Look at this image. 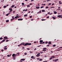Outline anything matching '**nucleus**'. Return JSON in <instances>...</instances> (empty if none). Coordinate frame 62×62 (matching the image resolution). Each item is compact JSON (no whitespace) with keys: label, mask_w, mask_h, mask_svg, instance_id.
<instances>
[{"label":"nucleus","mask_w":62,"mask_h":62,"mask_svg":"<svg viewBox=\"0 0 62 62\" xmlns=\"http://www.w3.org/2000/svg\"><path fill=\"white\" fill-rule=\"evenodd\" d=\"M57 17H59L60 18H61V16L60 15H58L57 16Z\"/></svg>","instance_id":"nucleus-7"},{"label":"nucleus","mask_w":62,"mask_h":62,"mask_svg":"<svg viewBox=\"0 0 62 62\" xmlns=\"http://www.w3.org/2000/svg\"><path fill=\"white\" fill-rule=\"evenodd\" d=\"M8 41H9V40H6V42H8Z\"/></svg>","instance_id":"nucleus-53"},{"label":"nucleus","mask_w":62,"mask_h":62,"mask_svg":"<svg viewBox=\"0 0 62 62\" xmlns=\"http://www.w3.org/2000/svg\"><path fill=\"white\" fill-rule=\"evenodd\" d=\"M47 14H50V12H48L47 13Z\"/></svg>","instance_id":"nucleus-45"},{"label":"nucleus","mask_w":62,"mask_h":62,"mask_svg":"<svg viewBox=\"0 0 62 62\" xmlns=\"http://www.w3.org/2000/svg\"><path fill=\"white\" fill-rule=\"evenodd\" d=\"M22 45H25V43H24L22 44Z\"/></svg>","instance_id":"nucleus-49"},{"label":"nucleus","mask_w":62,"mask_h":62,"mask_svg":"<svg viewBox=\"0 0 62 62\" xmlns=\"http://www.w3.org/2000/svg\"><path fill=\"white\" fill-rule=\"evenodd\" d=\"M51 8H54V7H51Z\"/></svg>","instance_id":"nucleus-35"},{"label":"nucleus","mask_w":62,"mask_h":62,"mask_svg":"<svg viewBox=\"0 0 62 62\" xmlns=\"http://www.w3.org/2000/svg\"><path fill=\"white\" fill-rule=\"evenodd\" d=\"M41 10H40L39 11V12H40V13H41Z\"/></svg>","instance_id":"nucleus-55"},{"label":"nucleus","mask_w":62,"mask_h":62,"mask_svg":"<svg viewBox=\"0 0 62 62\" xmlns=\"http://www.w3.org/2000/svg\"><path fill=\"white\" fill-rule=\"evenodd\" d=\"M30 54H31V53H32V51H30Z\"/></svg>","instance_id":"nucleus-56"},{"label":"nucleus","mask_w":62,"mask_h":62,"mask_svg":"<svg viewBox=\"0 0 62 62\" xmlns=\"http://www.w3.org/2000/svg\"><path fill=\"white\" fill-rule=\"evenodd\" d=\"M42 60L41 59H39V61H42Z\"/></svg>","instance_id":"nucleus-38"},{"label":"nucleus","mask_w":62,"mask_h":62,"mask_svg":"<svg viewBox=\"0 0 62 62\" xmlns=\"http://www.w3.org/2000/svg\"><path fill=\"white\" fill-rule=\"evenodd\" d=\"M36 8H37V9H39V8H40L39 7H36Z\"/></svg>","instance_id":"nucleus-15"},{"label":"nucleus","mask_w":62,"mask_h":62,"mask_svg":"<svg viewBox=\"0 0 62 62\" xmlns=\"http://www.w3.org/2000/svg\"><path fill=\"white\" fill-rule=\"evenodd\" d=\"M43 52H40V53H41V54H43Z\"/></svg>","instance_id":"nucleus-43"},{"label":"nucleus","mask_w":62,"mask_h":62,"mask_svg":"<svg viewBox=\"0 0 62 62\" xmlns=\"http://www.w3.org/2000/svg\"><path fill=\"white\" fill-rule=\"evenodd\" d=\"M51 0H47L46 1V2H48V1H51Z\"/></svg>","instance_id":"nucleus-42"},{"label":"nucleus","mask_w":62,"mask_h":62,"mask_svg":"<svg viewBox=\"0 0 62 62\" xmlns=\"http://www.w3.org/2000/svg\"><path fill=\"white\" fill-rule=\"evenodd\" d=\"M7 56L8 57H9V56H10V55H8Z\"/></svg>","instance_id":"nucleus-41"},{"label":"nucleus","mask_w":62,"mask_h":62,"mask_svg":"<svg viewBox=\"0 0 62 62\" xmlns=\"http://www.w3.org/2000/svg\"><path fill=\"white\" fill-rule=\"evenodd\" d=\"M39 41L40 42H42L43 41L42 40H40Z\"/></svg>","instance_id":"nucleus-20"},{"label":"nucleus","mask_w":62,"mask_h":62,"mask_svg":"<svg viewBox=\"0 0 62 62\" xmlns=\"http://www.w3.org/2000/svg\"><path fill=\"white\" fill-rule=\"evenodd\" d=\"M41 5L42 6H45V4H42Z\"/></svg>","instance_id":"nucleus-26"},{"label":"nucleus","mask_w":62,"mask_h":62,"mask_svg":"<svg viewBox=\"0 0 62 62\" xmlns=\"http://www.w3.org/2000/svg\"><path fill=\"white\" fill-rule=\"evenodd\" d=\"M3 39V38H0V40H1V39Z\"/></svg>","instance_id":"nucleus-39"},{"label":"nucleus","mask_w":62,"mask_h":62,"mask_svg":"<svg viewBox=\"0 0 62 62\" xmlns=\"http://www.w3.org/2000/svg\"><path fill=\"white\" fill-rule=\"evenodd\" d=\"M48 44H52V43H51V42L49 41L48 42Z\"/></svg>","instance_id":"nucleus-6"},{"label":"nucleus","mask_w":62,"mask_h":62,"mask_svg":"<svg viewBox=\"0 0 62 62\" xmlns=\"http://www.w3.org/2000/svg\"><path fill=\"white\" fill-rule=\"evenodd\" d=\"M8 22H9V20H6V22L7 23H8Z\"/></svg>","instance_id":"nucleus-18"},{"label":"nucleus","mask_w":62,"mask_h":62,"mask_svg":"<svg viewBox=\"0 0 62 62\" xmlns=\"http://www.w3.org/2000/svg\"><path fill=\"white\" fill-rule=\"evenodd\" d=\"M52 57L50 58L49 59V60H51V59H52Z\"/></svg>","instance_id":"nucleus-33"},{"label":"nucleus","mask_w":62,"mask_h":62,"mask_svg":"<svg viewBox=\"0 0 62 62\" xmlns=\"http://www.w3.org/2000/svg\"><path fill=\"white\" fill-rule=\"evenodd\" d=\"M26 16H27V15H25L24 16V17H26Z\"/></svg>","instance_id":"nucleus-27"},{"label":"nucleus","mask_w":62,"mask_h":62,"mask_svg":"<svg viewBox=\"0 0 62 62\" xmlns=\"http://www.w3.org/2000/svg\"><path fill=\"white\" fill-rule=\"evenodd\" d=\"M59 4H61V3L62 2H61V1H59Z\"/></svg>","instance_id":"nucleus-25"},{"label":"nucleus","mask_w":62,"mask_h":62,"mask_svg":"<svg viewBox=\"0 0 62 62\" xmlns=\"http://www.w3.org/2000/svg\"><path fill=\"white\" fill-rule=\"evenodd\" d=\"M32 16H30V18H31L32 17Z\"/></svg>","instance_id":"nucleus-44"},{"label":"nucleus","mask_w":62,"mask_h":62,"mask_svg":"<svg viewBox=\"0 0 62 62\" xmlns=\"http://www.w3.org/2000/svg\"><path fill=\"white\" fill-rule=\"evenodd\" d=\"M52 57V58H54V57H55L54 56H53Z\"/></svg>","instance_id":"nucleus-29"},{"label":"nucleus","mask_w":62,"mask_h":62,"mask_svg":"<svg viewBox=\"0 0 62 62\" xmlns=\"http://www.w3.org/2000/svg\"><path fill=\"white\" fill-rule=\"evenodd\" d=\"M27 50H30V48H27Z\"/></svg>","instance_id":"nucleus-48"},{"label":"nucleus","mask_w":62,"mask_h":62,"mask_svg":"<svg viewBox=\"0 0 62 62\" xmlns=\"http://www.w3.org/2000/svg\"><path fill=\"white\" fill-rule=\"evenodd\" d=\"M27 7H30L29 5H27Z\"/></svg>","instance_id":"nucleus-58"},{"label":"nucleus","mask_w":62,"mask_h":62,"mask_svg":"<svg viewBox=\"0 0 62 62\" xmlns=\"http://www.w3.org/2000/svg\"><path fill=\"white\" fill-rule=\"evenodd\" d=\"M34 57V56H32L31 57V58H32L33 59V58Z\"/></svg>","instance_id":"nucleus-21"},{"label":"nucleus","mask_w":62,"mask_h":62,"mask_svg":"<svg viewBox=\"0 0 62 62\" xmlns=\"http://www.w3.org/2000/svg\"><path fill=\"white\" fill-rule=\"evenodd\" d=\"M51 53H53V51H51Z\"/></svg>","instance_id":"nucleus-62"},{"label":"nucleus","mask_w":62,"mask_h":62,"mask_svg":"<svg viewBox=\"0 0 62 62\" xmlns=\"http://www.w3.org/2000/svg\"><path fill=\"white\" fill-rule=\"evenodd\" d=\"M8 39V38H7V37H4V39Z\"/></svg>","instance_id":"nucleus-9"},{"label":"nucleus","mask_w":62,"mask_h":62,"mask_svg":"<svg viewBox=\"0 0 62 62\" xmlns=\"http://www.w3.org/2000/svg\"><path fill=\"white\" fill-rule=\"evenodd\" d=\"M44 8V6H42V7H40V8Z\"/></svg>","instance_id":"nucleus-37"},{"label":"nucleus","mask_w":62,"mask_h":62,"mask_svg":"<svg viewBox=\"0 0 62 62\" xmlns=\"http://www.w3.org/2000/svg\"><path fill=\"white\" fill-rule=\"evenodd\" d=\"M37 60H39V58H37Z\"/></svg>","instance_id":"nucleus-59"},{"label":"nucleus","mask_w":62,"mask_h":62,"mask_svg":"<svg viewBox=\"0 0 62 62\" xmlns=\"http://www.w3.org/2000/svg\"><path fill=\"white\" fill-rule=\"evenodd\" d=\"M14 7H15V5H13L11 6V8H14Z\"/></svg>","instance_id":"nucleus-12"},{"label":"nucleus","mask_w":62,"mask_h":62,"mask_svg":"<svg viewBox=\"0 0 62 62\" xmlns=\"http://www.w3.org/2000/svg\"><path fill=\"white\" fill-rule=\"evenodd\" d=\"M19 16H15V19H16V18H18V17H19Z\"/></svg>","instance_id":"nucleus-11"},{"label":"nucleus","mask_w":62,"mask_h":62,"mask_svg":"<svg viewBox=\"0 0 62 62\" xmlns=\"http://www.w3.org/2000/svg\"><path fill=\"white\" fill-rule=\"evenodd\" d=\"M48 42H46L45 43L46 44H47L48 43Z\"/></svg>","instance_id":"nucleus-54"},{"label":"nucleus","mask_w":62,"mask_h":62,"mask_svg":"<svg viewBox=\"0 0 62 62\" xmlns=\"http://www.w3.org/2000/svg\"><path fill=\"white\" fill-rule=\"evenodd\" d=\"M39 56H40V55L38 54L36 55V56H37V57H39Z\"/></svg>","instance_id":"nucleus-10"},{"label":"nucleus","mask_w":62,"mask_h":62,"mask_svg":"<svg viewBox=\"0 0 62 62\" xmlns=\"http://www.w3.org/2000/svg\"><path fill=\"white\" fill-rule=\"evenodd\" d=\"M15 54H13L12 55V56L13 57H14V56H15Z\"/></svg>","instance_id":"nucleus-8"},{"label":"nucleus","mask_w":62,"mask_h":62,"mask_svg":"<svg viewBox=\"0 0 62 62\" xmlns=\"http://www.w3.org/2000/svg\"><path fill=\"white\" fill-rule=\"evenodd\" d=\"M20 54L19 53H17V54H18V55H19V54Z\"/></svg>","instance_id":"nucleus-63"},{"label":"nucleus","mask_w":62,"mask_h":62,"mask_svg":"<svg viewBox=\"0 0 62 62\" xmlns=\"http://www.w3.org/2000/svg\"><path fill=\"white\" fill-rule=\"evenodd\" d=\"M27 53H24V54H25V55H27Z\"/></svg>","instance_id":"nucleus-28"},{"label":"nucleus","mask_w":62,"mask_h":62,"mask_svg":"<svg viewBox=\"0 0 62 62\" xmlns=\"http://www.w3.org/2000/svg\"><path fill=\"white\" fill-rule=\"evenodd\" d=\"M5 41V39H4L3 40H2V41H1V43H3V42Z\"/></svg>","instance_id":"nucleus-4"},{"label":"nucleus","mask_w":62,"mask_h":62,"mask_svg":"<svg viewBox=\"0 0 62 62\" xmlns=\"http://www.w3.org/2000/svg\"><path fill=\"white\" fill-rule=\"evenodd\" d=\"M23 20V18H21L20 19H18V21H22Z\"/></svg>","instance_id":"nucleus-3"},{"label":"nucleus","mask_w":62,"mask_h":62,"mask_svg":"<svg viewBox=\"0 0 62 62\" xmlns=\"http://www.w3.org/2000/svg\"><path fill=\"white\" fill-rule=\"evenodd\" d=\"M3 8H7V6H4V7H3Z\"/></svg>","instance_id":"nucleus-23"},{"label":"nucleus","mask_w":62,"mask_h":62,"mask_svg":"<svg viewBox=\"0 0 62 62\" xmlns=\"http://www.w3.org/2000/svg\"><path fill=\"white\" fill-rule=\"evenodd\" d=\"M12 19H11V21H12V20H13L14 19H15V18H14V16H13L12 17Z\"/></svg>","instance_id":"nucleus-1"},{"label":"nucleus","mask_w":62,"mask_h":62,"mask_svg":"<svg viewBox=\"0 0 62 62\" xmlns=\"http://www.w3.org/2000/svg\"><path fill=\"white\" fill-rule=\"evenodd\" d=\"M60 50H62V49L58 50H57V51H60Z\"/></svg>","instance_id":"nucleus-40"},{"label":"nucleus","mask_w":62,"mask_h":62,"mask_svg":"<svg viewBox=\"0 0 62 62\" xmlns=\"http://www.w3.org/2000/svg\"><path fill=\"white\" fill-rule=\"evenodd\" d=\"M47 48H44L43 49V50H45V49H46Z\"/></svg>","instance_id":"nucleus-36"},{"label":"nucleus","mask_w":62,"mask_h":62,"mask_svg":"<svg viewBox=\"0 0 62 62\" xmlns=\"http://www.w3.org/2000/svg\"><path fill=\"white\" fill-rule=\"evenodd\" d=\"M47 51L46 50V49H43V50H42V51Z\"/></svg>","instance_id":"nucleus-16"},{"label":"nucleus","mask_w":62,"mask_h":62,"mask_svg":"<svg viewBox=\"0 0 62 62\" xmlns=\"http://www.w3.org/2000/svg\"><path fill=\"white\" fill-rule=\"evenodd\" d=\"M51 5V3H50L49 4V5Z\"/></svg>","instance_id":"nucleus-52"},{"label":"nucleus","mask_w":62,"mask_h":62,"mask_svg":"<svg viewBox=\"0 0 62 62\" xmlns=\"http://www.w3.org/2000/svg\"><path fill=\"white\" fill-rule=\"evenodd\" d=\"M1 52H3V51H4V50H3V49L2 50H1Z\"/></svg>","instance_id":"nucleus-57"},{"label":"nucleus","mask_w":62,"mask_h":62,"mask_svg":"<svg viewBox=\"0 0 62 62\" xmlns=\"http://www.w3.org/2000/svg\"><path fill=\"white\" fill-rule=\"evenodd\" d=\"M4 50H7V48H4Z\"/></svg>","instance_id":"nucleus-32"},{"label":"nucleus","mask_w":62,"mask_h":62,"mask_svg":"<svg viewBox=\"0 0 62 62\" xmlns=\"http://www.w3.org/2000/svg\"><path fill=\"white\" fill-rule=\"evenodd\" d=\"M54 14H56V13H57V12H54Z\"/></svg>","instance_id":"nucleus-30"},{"label":"nucleus","mask_w":62,"mask_h":62,"mask_svg":"<svg viewBox=\"0 0 62 62\" xmlns=\"http://www.w3.org/2000/svg\"><path fill=\"white\" fill-rule=\"evenodd\" d=\"M41 46V45H40V46H38V47H40V46Z\"/></svg>","instance_id":"nucleus-51"},{"label":"nucleus","mask_w":62,"mask_h":62,"mask_svg":"<svg viewBox=\"0 0 62 62\" xmlns=\"http://www.w3.org/2000/svg\"><path fill=\"white\" fill-rule=\"evenodd\" d=\"M25 59H21V61H24Z\"/></svg>","instance_id":"nucleus-5"},{"label":"nucleus","mask_w":62,"mask_h":62,"mask_svg":"<svg viewBox=\"0 0 62 62\" xmlns=\"http://www.w3.org/2000/svg\"><path fill=\"white\" fill-rule=\"evenodd\" d=\"M49 16H48V17H46V18L47 19V18H49Z\"/></svg>","instance_id":"nucleus-46"},{"label":"nucleus","mask_w":62,"mask_h":62,"mask_svg":"<svg viewBox=\"0 0 62 62\" xmlns=\"http://www.w3.org/2000/svg\"><path fill=\"white\" fill-rule=\"evenodd\" d=\"M6 16H8V14H7L6 15Z\"/></svg>","instance_id":"nucleus-50"},{"label":"nucleus","mask_w":62,"mask_h":62,"mask_svg":"<svg viewBox=\"0 0 62 62\" xmlns=\"http://www.w3.org/2000/svg\"><path fill=\"white\" fill-rule=\"evenodd\" d=\"M41 20L42 21H45V20H46V19H42Z\"/></svg>","instance_id":"nucleus-24"},{"label":"nucleus","mask_w":62,"mask_h":62,"mask_svg":"<svg viewBox=\"0 0 62 62\" xmlns=\"http://www.w3.org/2000/svg\"><path fill=\"white\" fill-rule=\"evenodd\" d=\"M28 43L25 44V45L23 46H26V45H28Z\"/></svg>","instance_id":"nucleus-2"},{"label":"nucleus","mask_w":62,"mask_h":62,"mask_svg":"<svg viewBox=\"0 0 62 62\" xmlns=\"http://www.w3.org/2000/svg\"><path fill=\"white\" fill-rule=\"evenodd\" d=\"M9 10H10L11 11H12V8H9Z\"/></svg>","instance_id":"nucleus-13"},{"label":"nucleus","mask_w":62,"mask_h":62,"mask_svg":"<svg viewBox=\"0 0 62 62\" xmlns=\"http://www.w3.org/2000/svg\"><path fill=\"white\" fill-rule=\"evenodd\" d=\"M45 8H49V7H45Z\"/></svg>","instance_id":"nucleus-31"},{"label":"nucleus","mask_w":62,"mask_h":62,"mask_svg":"<svg viewBox=\"0 0 62 62\" xmlns=\"http://www.w3.org/2000/svg\"><path fill=\"white\" fill-rule=\"evenodd\" d=\"M13 60H15V56L14 57H13Z\"/></svg>","instance_id":"nucleus-22"},{"label":"nucleus","mask_w":62,"mask_h":62,"mask_svg":"<svg viewBox=\"0 0 62 62\" xmlns=\"http://www.w3.org/2000/svg\"><path fill=\"white\" fill-rule=\"evenodd\" d=\"M58 59H56L54 61H58Z\"/></svg>","instance_id":"nucleus-17"},{"label":"nucleus","mask_w":62,"mask_h":62,"mask_svg":"<svg viewBox=\"0 0 62 62\" xmlns=\"http://www.w3.org/2000/svg\"><path fill=\"white\" fill-rule=\"evenodd\" d=\"M30 5H32V4L31 3H30Z\"/></svg>","instance_id":"nucleus-61"},{"label":"nucleus","mask_w":62,"mask_h":62,"mask_svg":"<svg viewBox=\"0 0 62 62\" xmlns=\"http://www.w3.org/2000/svg\"><path fill=\"white\" fill-rule=\"evenodd\" d=\"M22 4L23 5H24V3H22Z\"/></svg>","instance_id":"nucleus-47"},{"label":"nucleus","mask_w":62,"mask_h":62,"mask_svg":"<svg viewBox=\"0 0 62 62\" xmlns=\"http://www.w3.org/2000/svg\"><path fill=\"white\" fill-rule=\"evenodd\" d=\"M37 50V48H35L34 49V51H35V50Z\"/></svg>","instance_id":"nucleus-60"},{"label":"nucleus","mask_w":62,"mask_h":62,"mask_svg":"<svg viewBox=\"0 0 62 62\" xmlns=\"http://www.w3.org/2000/svg\"><path fill=\"white\" fill-rule=\"evenodd\" d=\"M42 12H45V11L44 10H42Z\"/></svg>","instance_id":"nucleus-19"},{"label":"nucleus","mask_w":62,"mask_h":62,"mask_svg":"<svg viewBox=\"0 0 62 62\" xmlns=\"http://www.w3.org/2000/svg\"><path fill=\"white\" fill-rule=\"evenodd\" d=\"M28 43V45H31L32 44H31V43Z\"/></svg>","instance_id":"nucleus-14"},{"label":"nucleus","mask_w":62,"mask_h":62,"mask_svg":"<svg viewBox=\"0 0 62 62\" xmlns=\"http://www.w3.org/2000/svg\"><path fill=\"white\" fill-rule=\"evenodd\" d=\"M47 61H44L43 62H47Z\"/></svg>","instance_id":"nucleus-64"},{"label":"nucleus","mask_w":62,"mask_h":62,"mask_svg":"<svg viewBox=\"0 0 62 62\" xmlns=\"http://www.w3.org/2000/svg\"><path fill=\"white\" fill-rule=\"evenodd\" d=\"M56 46L55 45H54L53 46V47H55Z\"/></svg>","instance_id":"nucleus-34"}]
</instances>
